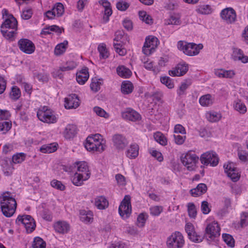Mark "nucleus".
<instances>
[{"mask_svg":"<svg viewBox=\"0 0 248 248\" xmlns=\"http://www.w3.org/2000/svg\"><path fill=\"white\" fill-rule=\"evenodd\" d=\"M207 190V187L205 184L201 183L198 185L196 188L190 190V193L193 197H198L204 194Z\"/></svg>","mask_w":248,"mask_h":248,"instance_id":"nucleus-25","label":"nucleus"},{"mask_svg":"<svg viewBox=\"0 0 248 248\" xmlns=\"http://www.w3.org/2000/svg\"><path fill=\"white\" fill-rule=\"evenodd\" d=\"M16 222L17 224H23L28 233L32 232L36 227L35 221L30 215H19Z\"/></svg>","mask_w":248,"mask_h":248,"instance_id":"nucleus-8","label":"nucleus"},{"mask_svg":"<svg viewBox=\"0 0 248 248\" xmlns=\"http://www.w3.org/2000/svg\"><path fill=\"white\" fill-rule=\"evenodd\" d=\"M89 178L87 175H83L80 173L75 172L71 177V181L74 185L79 186L83 184V182L87 180Z\"/></svg>","mask_w":248,"mask_h":248,"instance_id":"nucleus-26","label":"nucleus"},{"mask_svg":"<svg viewBox=\"0 0 248 248\" xmlns=\"http://www.w3.org/2000/svg\"><path fill=\"white\" fill-rule=\"evenodd\" d=\"M201 163L206 166L215 167L218 163L219 158L217 154L213 151H208L202 155L200 158Z\"/></svg>","mask_w":248,"mask_h":248,"instance_id":"nucleus-11","label":"nucleus"},{"mask_svg":"<svg viewBox=\"0 0 248 248\" xmlns=\"http://www.w3.org/2000/svg\"><path fill=\"white\" fill-rule=\"evenodd\" d=\"M77 167V172L83 174V175H87V178H89L91 175L89 167L87 163L85 161H80L76 163Z\"/></svg>","mask_w":248,"mask_h":248,"instance_id":"nucleus-23","label":"nucleus"},{"mask_svg":"<svg viewBox=\"0 0 248 248\" xmlns=\"http://www.w3.org/2000/svg\"><path fill=\"white\" fill-rule=\"evenodd\" d=\"M190 83L184 82L181 83L179 88L177 90V94L180 97H183L186 94V91L190 86Z\"/></svg>","mask_w":248,"mask_h":248,"instance_id":"nucleus-41","label":"nucleus"},{"mask_svg":"<svg viewBox=\"0 0 248 248\" xmlns=\"http://www.w3.org/2000/svg\"><path fill=\"white\" fill-rule=\"evenodd\" d=\"M122 117L125 120H129L132 122L140 121L141 115L135 110L128 108L122 113Z\"/></svg>","mask_w":248,"mask_h":248,"instance_id":"nucleus-17","label":"nucleus"},{"mask_svg":"<svg viewBox=\"0 0 248 248\" xmlns=\"http://www.w3.org/2000/svg\"><path fill=\"white\" fill-rule=\"evenodd\" d=\"M93 111L98 116L107 118L109 114L107 113L103 108L99 107H95L93 109Z\"/></svg>","mask_w":248,"mask_h":248,"instance_id":"nucleus-60","label":"nucleus"},{"mask_svg":"<svg viewBox=\"0 0 248 248\" xmlns=\"http://www.w3.org/2000/svg\"><path fill=\"white\" fill-rule=\"evenodd\" d=\"M113 46L115 51L120 55L124 56L126 54V50L121 44L114 42Z\"/></svg>","mask_w":248,"mask_h":248,"instance_id":"nucleus-55","label":"nucleus"},{"mask_svg":"<svg viewBox=\"0 0 248 248\" xmlns=\"http://www.w3.org/2000/svg\"><path fill=\"white\" fill-rule=\"evenodd\" d=\"M25 158V155L24 153H19L13 156L12 161L14 163H21Z\"/></svg>","mask_w":248,"mask_h":248,"instance_id":"nucleus-57","label":"nucleus"},{"mask_svg":"<svg viewBox=\"0 0 248 248\" xmlns=\"http://www.w3.org/2000/svg\"><path fill=\"white\" fill-rule=\"evenodd\" d=\"M196 11L201 15H210L213 12V9L208 4L199 5L196 7Z\"/></svg>","mask_w":248,"mask_h":248,"instance_id":"nucleus-30","label":"nucleus"},{"mask_svg":"<svg viewBox=\"0 0 248 248\" xmlns=\"http://www.w3.org/2000/svg\"><path fill=\"white\" fill-rule=\"evenodd\" d=\"M129 6V4L125 1H120L117 3L116 7L120 11H125Z\"/></svg>","mask_w":248,"mask_h":248,"instance_id":"nucleus-64","label":"nucleus"},{"mask_svg":"<svg viewBox=\"0 0 248 248\" xmlns=\"http://www.w3.org/2000/svg\"><path fill=\"white\" fill-rule=\"evenodd\" d=\"M240 225L241 227H245L248 225V213L243 212L240 216Z\"/></svg>","mask_w":248,"mask_h":248,"instance_id":"nucleus-62","label":"nucleus"},{"mask_svg":"<svg viewBox=\"0 0 248 248\" xmlns=\"http://www.w3.org/2000/svg\"><path fill=\"white\" fill-rule=\"evenodd\" d=\"M2 13L3 16L5 15L7 18L1 25V28H5V29L8 27L17 28V21L12 15H8L6 9H3Z\"/></svg>","mask_w":248,"mask_h":248,"instance_id":"nucleus-16","label":"nucleus"},{"mask_svg":"<svg viewBox=\"0 0 248 248\" xmlns=\"http://www.w3.org/2000/svg\"><path fill=\"white\" fill-rule=\"evenodd\" d=\"M139 146L136 143L131 144L126 151V155L130 159H135L139 155Z\"/></svg>","mask_w":248,"mask_h":248,"instance_id":"nucleus-24","label":"nucleus"},{"mask_svg":"<svg viewBox=\"0 0 248 248\" xmlns=\"http://www.w3.org/2000/svg\"><path fill=\"white\" fill-rule=\"evenodd\" d=\"M57 150L56 144L55 143H52L50 144H44L42 145L40 151L45 154H49L53 153Z\"/></svg>","mask_w":248,"mask_h":248,"instance_id":"nucleus-35","label":"nucleus"},{"mask_svg":"<svg viewBox=\"0 0 248 248\" xmlns=\"http://www.w3.org/2000/svg\"><path fill=\"white\" fill-rule=\"evenodd\" d=\"M233 108L241 114H245L247 111L246 105L240 99H237L233 102Z\"/></svg>","mask_w":248,"mask_h":248,"instance_id":"nucleus-27","label":"nucleus"},{"mask_svg":"<svg viewBox=\"0 0 248 248\" xmlns=\"http://www.w3.org/2000/svg\"><path fill=\"white\" fill-rule=\"evenodd\" d=\"M37 116L39 120L47 124H54L57 121V118L54 112L46 106L39 108Z\"/></svg>","mask_w":248,"mask_h":248,"instance_id":"nucleus-4","label":"nucleus"},{"mask_svg":"<svg viewBox=\"0 0 248 248\" xmlns=\"http://www.w3.org/2000/svg\"><path fill=\"white\" fill-rule=\"evenodd\" d=\"M33 77L40 82H46L48 80V76L44 73L35 72L33 73Z\"/></svg>","mask_w":248,"mask_h":248,"instance_id":"nucleus-61","label":"nucleus"},{"mask_svg":"<svg viewBox=\"0 0 248 248\" xmlns=\"http://www.w3.org/2000/svg\"><path fill=\"white\" fill-rule=\"evenodd\" d=\"M222 238L225 243L229 247H233L234 246V240L232 235L227 233L222 234Z\"/></svg>","mask_w":248,"mask_h":248,"instance_id":"nucleus-51","label":"nucleus"},{"mask_svg":"<svg viewBox=\"0 0 248 248\" xmlns=\"http://www.w3.org/2000/svg\"><path fill=\"white\" fill-rule=\"evenodd\" d=\"M77 133L76 126L74 124H68L65 128L64 136L66 139H70L74 137Z\"/></svg>","mask_w":248,"mask_h":248,"instance_id":"nucleus-28","label":"nucleus"},{"mask_svg":"<svg viewBox=\"0 0 248 248\" xmlns=\"http://www.w3.org/2000/svg\"><path fill=\"white\" fill-rule=\"evenodd\" d=\"M53 227L55 231L61 234L67 233L70 229V225L67 222L62 220L56 222Z\"/></svg>","mask_w":248,"mask_h":248,"instance_id":"nucleus-20","label":"nucleus"},{"mask_svg":"<svg viewBox=\"0 0 248 248\" xmlns=\"http://www.w3.org/2000/svg\"><path fill=\"white\" fill-rule=\"evenodd\" d=\"M64 107L66 109L76 108L79 105V100L75 94L69 95L64 100Z\"/></svg>","mask_w":248,"mask_h":248,"instance_id":"nucleus-18","label":"nucleus"},{"mask_svg":"<svg viewBox=\"0 0 248 248\" xmlns=\"http://www.w3.org/2000/svg\"><path fill=\"white\" fill-rule=\"evenodd\" d=\"M102 82L103 80L101 79H97L96 78H93L90 84L91 90L94 92H97L100 89V86L102 85Z\"/></svg>","mask_w":248,"mask_h":248,"instance_id":"nucleus-40","label":"nucleus"},{"mask_svg":"<svg viewBox=\"0 0 248 248\" xmlns=\"http://www.w3.org/2000/svg\"><path fill=\"white\" fill-rule=\"evenodd\" d=\"M131 198L129 195H125L119 207L120 215L124 219L128 218L131 213Z\"/></svg>","mask_w":248,"mask_h":248,"instance_id":"nucleus-10","label":"nucleus"},{"mask_svg":"<svg viewBox=\"0 0 248 248\" xmlns=\"http://www.w3.org/2000/svg\"><path fill=\"white\" fill-rule=\"evenodd\" d=\"M161 82L165 85L169 89H171L174 88V85L172 79L169 77H163L160 78Z\"/></svg>","mask_w":248,"mask_h":248,"instance_id":"nucleus-50","label":"nucleus"},{"mask_svg":"<svg viewBox=\"0 0 248 248\" xmlns=\"http://www.w3.org/2000/svg\"><path fill=\"white\" fill-rule=\"evenodd\" d=\"M98 50L101 58L106 59L108 57L109 53L105 44H100L98 46Z\"/></svg>","mask_w":248,"mask_h":248,"instance_id":"nucleus-43","label":"nucleus"},{"mask_svg":"<svg viewBox=\"0 0 248 248\" xmlns=\"http://www.w3.org/2000/svg\"><path fill=\"white\" fill-rule=\"evenodd\" d=\"M46 242L40 237H36L32 244L33 248H46Z\"/></svg>","mask_w":248,"mask_h":248,"instance_id":"nucleus-46","label":"nucleus"},{"mask_svg":"<svg viewBox=\"0 0 248 248\" xmlns=\"http://www.w3.org/2000/svg\"><path fill=\"white\" fill-rule=\"evenodd\" d=\"M163 210L161 206H154L150 208V212L151 215L153 216H158Z\"/></svg>","mask_w":248,"mask_h":248,"instance_id":"nucleus-56","label":"nucleus"},{"mask_svg":"<svg viewBox=\"0 0 248 248\" xmlns=\"http://www.w3.org/2000/svg\"><path fill=\"white\" fill-rule=\"evenodd\" d=\"M80 220L85 223H91L93 221V213L91 211H82L80 213Z\"/></svg>","mask_w":248,"mask_h":248,"instance_id":"nucleus-32","label":"nucleus"},{"mask_svg":"<svg viewBox=\"0 0 248 248\" xmlns=\"http://www.w3.org/2000/svg\"><path fill=\"white\" fill-rule=\"evenodd\" d=\"M122 92L124 94H129L131 93L133 89V86L131 82L129 81L124 82L122 85Z\"/></svg>","mask_w":248,"mask_h":248,"instance_id":"nucleus-45","label":"nucleus"},{"mask_svg":"<svg viewBox=\"0 0 248 248\" xmlns=\"http://www.w3.org/2000/svg\"><path fill=\"white\" fill-rule=\"evenodd\" d=\"M0 206L5 217H10L14 215L16 211L17 203L11 193L5 192L0 196Z\"/></svg>","mask_w":248,"mask_h":248,"instance_id":"nucleus-1","label":"nucleus"},{"mask_svg":"<svg viewBox=\"0 0 248 248\" xmlns=\"http://www.w3.org/2000/svg\"><path fill=\"white\" fill-rule=\"evenodd\" d=\"M233 55L237 59L241 61L242 62H248V56L245 55L241 49L237 48H234Z\"/></svg>","mask_w":248,"mask_h":248,"instance_id":"nucleus-33","label":"nucleus"},{"mask_svg":"<svg viewBox=\"0 0 248 248\" xmlns=\"http://www.w3.org/2000/svg\"><path fill=\"white\" fill-rule=\"evenodd\" d=\"M188 236L189 239L195 243L201 242L203 239V236L202 234H198L195 231L189 234Z\"/></svg>","mask_w":248,"mask_h":248,"instance_id":"nucleus-47","label":"nucleus"},{"mask_svg":"<svg viewBox=\"0 0 248 248\" xmlns=\"http://www.w3.org/2000/svg\"><path fill=\"white\" fill-rule=\"evenodd\" d=\"M165 24L167 25H178L181 24L180 18L176 15H171L170 18L165 20Z\"/></svg>","mask_w":248,"mask_h":248,"instance_id":"nucleus-48","label":"nucleus"},{"mask_svg":"<svg viewBox=\"0 0 248 248\" xmlns=\"http://www.w3.org/2000/svg\"><path fill=\"white\" fill-rule=\"evenodd\" d=\"M77 66V63L74 61L67 62L65 65L61 67L60 70L62 71H67L73 70Z\"/></svg>","mask_w":248,"mask_h":248,"instance_id":"nucleus-53","label":"nucleus"},{"mask_svg":"<svg viewBox=\"0 0 248 248\" xmlns=\"http://www.w3.org/2000/svg\"><path fill=\"white\" fill-rule=\"evenodd\" d=\"M202 44H196L194 43H187L183 41H179L177 43V48L179 50L187 56H193L198 55L201 50L203 48Z\"/></svg>","mask_w":248,"mask_h":248,"instance_id":"nucleus-3","label":"nucleus"},{"mask_svg":"<svg viewBox=\"0 0 248 248\" xmlns=\"http://www.w3.org/2000/svg\"><path fill=\"white\" fill-rule=\"evenodd\" d=\"M85 147L88 151L101 153L104 151L105 145L101 135L97 134L87 137Z\"/></svg>","mask_w":248,"mask_h":248,"instance_id":"nucleus-2","label":"nucleus"},{"mask_svg":"<svg viewBox=\"0 0 248 248\" xmlns=\"http://www.w3.org/2000/svg\"><path fill=\"white\" fill-rule=\"evenodd\" d=\"M159 44L158 39L152 36L146 37L144 46L142 47L143 53L149 55L153 53Z\"/></svg>","mask_w":248,"mask_h":248,"instance_id":"nucleus-9","label":"nucleus"},{"mask_svg":"<svg viewBox=\"0 0 248 248\" xmlns=\"http://www.w3.org/2000/svg\"><path fill=\"white\" fill-rule=\"evenodd\" d=\"M95 205L99 209L102 210L108 206V202L105 197L99 196L95 199Z\"/></svg>","mask_w":248,"mask_h":248,"instance_id":"nucleus-31","label":"nucleus"},{"mask_svg":"<svg viewBox=\"0 0 248 248\" xmlns=\"http://www.w3.org/2000/svg\"><path fill=\"white\" fill-rule=\"evenodd\" d=\"M144 67L146 69L152 70L155 73H157L160 71L158 68H156L154 66V63L153 62L150 60H148L144 62Z\"/></svg>","mask_w":248,"mask_h":248,"instance_id":"nucleus-59","label":"nucleus"},{"mask_svg":"<svg viewBox=\"0 0 248 248\" xmlns=\"http://www.w3.org/2000/svg\"><path fill=\"white\" fill-rule=\"evenodd\" d=\"M185 243L182 234L179 232H175L168 238L167 244L169 248H182Z\"/></svg>","mask_w":248,"mask_h":248,"instance_id":"nucleus-6","label":"nucleus"},{"mask_svg":"<svg viewBox=\"0 0 248 248\" xmlns=\"http://www.w3.org/2000/svg\"><path fill=\"white\" fill-rule=\"evenodd\" d=\"M50 185L53 187L61 191H63L65 189V186L61 181L57 180H53L50 182Z\"/></svg>","mask_w":248,"mask_h":248,"instance_id":"nucleus-58","label":"nucleus"},{"mask_svg":"<svg viewBox=\"0 0 248 248\" xmlns=\"http://www.w3.org/2000/svg\"><path fill=\"white\" fill-rule=\"evenodd\" d=\"M53 12L58 17L61 16L64 13V9L63 4L60 2L57 3L52 8Z\"/></svg>","mask_w":248,"mask_h":248,"instance_id":"nucleus-44","label":"nucleus"},{"mask_svg":"<svg viewBox=\"0 0 248 248\" xmlns=\"http://www.w3.org/2000/svg\"><path fill=\"white\" fill-rule=\"evenodd\" d=\"M112 140L114 146L119 150H123L128 144L127 139L122 134H115Z\"/></svg>","mask_w":248,"mask_h":248,"instance_id":"nucleus-14","label":"nucleus"},{"mask_svg":"<svg viewBox=\"0 0 248 248\" xmlns=\"http://www.w3.org/2000/svg\"><path fill=\"white\" fill-rule=\"evenodd\" d=\"M221 113L215 111H209L206 113V117L210 122H217L221 118Z\"/></svg>","mask_w":248,"mask_h":248,"instance_id":"nucleus-34","label":"nucleus"},{"mask_svg":"<svg viewBox=\"0 0 248 248\" xmlns=\"http://www.w3.org/2000/svg\"><path fill=\"white\" fill-rule=\"evenodd\" d=\"M32 15V10L31 8H27L22 11V18L24 20H28L31 18Z\"/></svg>","mask_w":248,"mask_h":248,"instance_id":"nucleus-63","label":"nucleus"},{"mask_svg":"<svg viewBox=\"0 0 248 248\" xmlns=\"http://www.w3.org/2000/svg\"><path fill=\"white\" fill-rule=\"evenodd\" d=\"M68 42L66 41L57 45L54 49V54L57 56L62 55L65 51Z\"/></svg>","mask_w":248,"mask_h":248,"instance_id":"nucleus-37","label":"nucleus"},{"mask_svg":"<svg viewBox=\"0 0 248 248\" xmlns=\"http://www.w3.org/2000/svg\"><path fill=\"white\" fill-rule=\"evenodd\" d=\"M220 231L217 222L213 221L207 225L205 229V237L208 240H213L220 235Z\"/></svg>","mask_w":248,"mask_h":248,"instance_id":"nucleus-12","label":"nucleus"},{"mask_svg":"<svg viewBox=\"0 0 248 248\" xmlns=\"http://www.w3.org/2000/svg\"><path fill=\"white\" fill-rule=\"evenodd\" d=\"M140 18L148 24H152L153 23V19L151 16L148 15L146 12L144 11H140L139 12Z\"/></svg>","mask_w":248,"mask_h":248,"instance_id":"nucleus-42","label":"nucleus"},{"mask_svg":"<svg viewBox=\"0 0 248 248\" xmlns=\"http://www.w3.org/2000/svg\"><path fill=\"white\" fill-rule=\"evenodd\" d=\"M220 16L223 20L228 23L234 22L236 18L235 11L231 7L222 10L220 13Z\"/></svg>","mask_w":248,"mask_h":248,"instance_id":"nucleus-15","label":"nucleus"},{"mask_svg":"<svg viewBox=\"0 0 248 248\" xmlns=\"http://www.w3.org/2000/svg\"><path fill=\"white\" fill-rule=\"evenodd\" d=\"M11 127L12 123L11 122L0 120V131L5 133L11 128Z\"/></svg>","mask_w":248,"mask_h":248,"instance_id":"nucleus-49","label":"nucleus"},{"mask_svg":"<svg viewBox=\"0 0 248 248\" xmlns=\"http://www.w3.org/2000/svg\"><path fill=\"white\" fill-rule=\"evenodd\" d=\"M18 46L20 50L26 54H31L34 52L35 46L34 44L27 39H21L18 42Z\"/></svg>","mask_w":248,"mask_h":248,"instance_id":"nucleus-13","label":"nucleus"},{"mask_svg":"<svg viewBox=\"0 0 248 248\" xmlns=\"http://www.w3.org/2000/svg\"><path fill=\"white\" fill-rule=\"evenodd\" d=\"M89 77L88 69L87 67L83 68L82 70L78 72L76 74V80L77 82L83 85L87 81Z\"/></svg>","mask_w":248,"mask_h":248,"instance_id":"nucleus-22","label":"nucleus"},{"mask_svg":"<svg viewBox=\"0 0 248 248\" xmlns=\"http://www.w3.org/2000/svg\"><path fill=\"white\" fill-rule=\"evenodd\" d=\"M21 96V92L19 88L16 86H14L12 87L10 93V98L14 101L18 100Z\"/></svg>","mask_w":248,"mask_h":248,"instance_id":"nucleus-38","label":"nucleus"},{"mask_svg":"<svg viewBox=\"0 0 248 248\" xmlns=\"http://www.w3.org/2000/svg\"><path fill=\"white\" fill-rule=\"evenodd\" d=\"M188 70L187 64H178L172 70L169 71V75L172 77H179L185 75Z\"/></svg>","mask_w":248,"mask_h":248,"instance_id":"nucleus-19","label":"nucleus"},{"mask_svg":"<svg viewBox=\"0 0 248 248\" xmlns=\"http://www.w3.org/2000/svg\"><path fill=\"white\" fill-rule=\"evenodd\" d=\"M181 161L183 165L190 171L195 169L196 164L199 161V157L191 152H188L182 155Z\"/></svg>","mask_w":248,"mask_h":248,"instance_id":"nucleus-5","label":"nucleus"},{"mask_svg":"<svg viewBox=\"0 0 248 248\" xmlns=\"http://www.w3.org/2000/svg\"><path fill=\"white\" fill-rule=\"evenodd\" d=\"M154 137L156 141L160 144L165 146L167 144V140L165 136L161 132H157L154 135Z\"/></svg>","mask_w":248,"mask_h":248,"instance_id":"nucleus-39","label":"nucleus"},{"mask_svg":"<svg viewBox=\"0 0 248 248\" xmlns=\"http://www.w3.org/2000/svg\"><path fill=\"white\" fill-rule=\"evenodd\" d=\"M187 211L190 217L195 218L197 216V210L193 203L190 202L188 203Z\"/></svg>","mask_w":248,"mask_h":248,"instance_id":"nucleus-52","label":"nucleus"},{"mask_svg":"<svg viewBox=\"0 0 248 248\" xmlns=\"http://www.w3.org/2000/svg\"><path fill=\"white\" fill-rule=\"evenodd\" d=\"M214 98L210 94L202 95L199 99V103L202 106L208 107L214 103Z\"/></svg>","mask_w":248,"mask_h":248,"instance_id":"nucleus-29","label":"nucleus"},{"mask_svg":"<svg viewBox=\"0 0 248 248\" xmlns=\"http://www.w3.org/2000/svg\"><path fill=\"white\" fill-rule=\"evenodd\" d=\"M223 167L225 173L232 181L236 182L239 180L241 173L234 163L228 162L224 164Z\"/></svg>","mask_w":248,"mask_h":248,"instance_id":"nucleus-7","label":"nucleus"},{"mask_svg":"<svg viewBox=\"0 0 248 248\" xmlns=\"http://www.w3.org/2000/svg\"><path fill=\"white\" fill-rule=\"evenodd\" d=\"M117 73L120 77L124 78H128L131 75V71L123 65L117 68Z\"/></svg>","mask_w":248,"mask_h":248,"instance_id":"nucleus-36","label":"nucleus"},{"mask_svg":"<svg viewBox=\"0 0 248 248\" xmlns=\"http://www.w3.org/2000/svg\"><path fill=\"white\" fill-rule=\"evenodd\" d=\"M17 30V28H1V32L5 39L12 41L15 40Z\"/></svg>","mask_w":248,"mask_h":248,"instance_id":"nucleus-21","label":"nucleus"},{"mask_svg":"<svg viewBox=\"0 0 248 248\" xmlns=\"http://www.w3.org/2000/svg\"><path fill=\"white\" fill-rule=\"evenodd\" d=\"M148 216L145 213H140L138 217L137 224L139 227L144 226Z\"/></svg>","mask_w":248,"mask_h":248,"instance_id":"nucleus-54","label":"nucleus"}]
</instances>
